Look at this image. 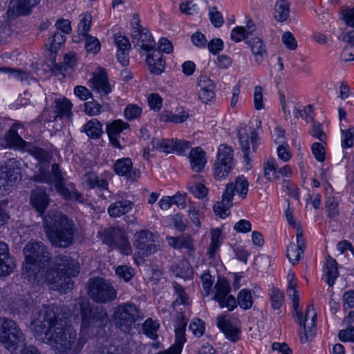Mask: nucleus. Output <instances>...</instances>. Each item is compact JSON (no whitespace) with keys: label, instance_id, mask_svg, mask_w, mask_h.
I'll use <instances>...</instances> for the list:
<instances>
[{"label":"nucleus","instance_id":"nucleus-25","mask_svg":"<svg viewBox=\"0 0 354 354\" xmlns=\"http://www.w3.org/2000/svg\"><path fill=\"white\" fill-rule=\"evenodd\" d=\"M186 323L181 322L180 325L175 330L176 342L168 350L160 351L157 354H180L183 344L185 342V330Z\"/></svg>","mask_w":354,"mask_h":354},{"label":"nucleus","instance_id":"nucleus-5","mask_svg":"<svg viewBox=\"0 0 354 354\" xmlns=\"http://www.w3.org/2000/svg\"><path fill=\"white\" fill-rule=\"evenodd\" d=\"M75 306L81 311V332L86 337L96 333L97 329L104 327L109 322L108 315L103 307L94 306L87 299L80 298Z\"/></svg>","mask_w":354,"mask_h":354},{"label":"nucleus","instance_id":"nucleus-23","mask_svg":"<svg viewBox=\"0 0 354 354\" xmlns=\"http://www.w3.org/2000/svg\"><path fill=\"white\" fill-rule=\"evenodd\" d=\"M77 62V58L75 53H67L64 56V63H55L52 71L56 75L65 77L68 70H73Z\"/></svg>","mask_w":354,"mask_h":354},{"label":"nucleus","instance_id":"nucleus-38","mask_svg":"<svg viewBox=\"0 0 354 354\" xmlns=\"http://www.w3.org/2000/svg\"><path fill=\"white\" fill-rule=\"evenodd\" d=\"M305 250V245H288L286 256L292 265L297 264L301 259Z\"/></svg>","mask_w":354,"mask_h":354},{"label":"nucleus","instance_id":"nucleus-41","mask_svg":"<svg viewBox=\"0 0 354 354\" xmlns=\"http://www.w3.org/2000/svg\"><path fill=\"white\" fill-rule=\"evenodd\" d=\"M82 37L84 41V48L87 53L93 55L97 54L101 48V44L99 39L91 35H86Z\"/></svg>","mask_w":354,"mask_h":354},{"label":"nucleus","instance_id":"nucleus-58","mask_svg":"<svg viewBox=\"0 0 354 354\" xmlns=\"http://www.w3.org/2000/svg\"><path fill=\"white\" fill-rule=\"evenodd\" d=\"M101 109V105L95 100L86 102L84 104V111L88 115H97L100 113Z\"/></svg>","mask_w":354,"mask_h":354},{"label":"nucleus","instance_id":"nucleus-36","mask_svg":"<svg viewBox=\"0 0 354 354\" xmlns=\"http://www.w3.org/2000/svg\"><path fill=\"white\" fill-rule=\"evenodd\" d=\"M290 15V6L286 0H278L274 6V18L277 21H285Z\"/></svg>","mask_w":354,"mask_h":354},{"label":"nucleus","instance_id":"nucleus-35","mask_svg":"<svg viewBox=\"0 0 354 354\" xmlns=\"http://www.w3.org/2000/svg\"><path fill=\"white\" fill-rule=\"evenodd\" d=\"M24 151L29 153L30 155L34 156L39 162H48L51 159V154L46 150L35 146L30 142H28L27 147Z\"/></svg>","mask_w":354,"mask_h":354},{"label":"nucleus","instance_id":"nucleus-27","mask_svg":"<svg viewBox=\"0 0 354 354\" xmlns=\"http://www.w3.org/2000/svg\"><path fill=\"white\" fill-rule=\"evenodd\" d=\"M5 141L9 148L24 151L28 142L25 141L12 126L5 135Z\"/></svg>","mask_w":354,"mask_h":354},{"label":"nucleus","instance_id":"nucleus-42","mask_svg":"<svg viewBox=\"0 0 354 354\" xmlns=\"http://www.w3.org/2000/svg\"><path fill=\"white\" fill-rule=\"evenodd\" d=\"M66 37L62 32L56 30L54 34L49 38L48 50L53 53H56L61 46L64 44Z\"/></svg>","mask_w":354,"mask_h":354},{"label":"nucleus","instance_id":"nucleus-56","mask_svg":"<svg viewBox=\"0 0 354 354\" xmlns=\"http://www.w3.org/2000/svg\"><path fill=\"white\" fill-rule=\"evenodd\" d=\"M174 268V267L173 266L172 268ZM173 272L176 277L186 278L192 274V270L187 262H182L179 265L175 266V269H173Z\"/></svg>","mask_w":354,"mask_h":354},{"label":"nucleus","instance_id":"nucleus-17","mask_svg":"<svg viewBox=\"0 0 354 354\" xmlns=\"http://www.w3.org/2000/svg\"><path fill=\"white\" fill-rule=\"evenodd\" d=\"M125 130H130L129 123L122 120H114L106 125V131L108 134L110 143L115 148L122 149L123 147L120 143V133Z\"/></svg>","mask_w":354,"mask_h":354},{"label":"nucleus","instance_id":"nucleus-24","mask_svg":"<svg viewBox=\"0 0 354 354\" xmlns=\"http://www.w3.org/2000/svg\"><path fill=\"white\" fill-rule=\"evenodd\" d=\"M146 61L150 72L153 75H159L164 71L165 62L160 51H153V53L148 54Z\"/></svg>","mask_w":354,"mask_h":354},{"label":"nucleus","instance_id":"nucleus-7","mask_svg":"<svg viewBox=\"0 0 354 354\" xmlns=\"http://www.w3.org/2000/svg\"><path fill=\"white\" fill-rule=\"evenodd\" d=\"M248 187L249 183L243 175L237 176L234 182H229L223 193L221 202L218 203L214 207L215 214L219 215L221 218H225L229 214L227 212L232 205L235 192L237 193L239 198L244 199L248 195Z\"/></svg>","mask_w":354,"mask_h":354},{"label":"nucleus","instance_id":"nucleus-54","mask_svg":"<svg viewBox=\"0 0 354 354\" xmlns=\"http://www.w3.org/2000/svg\"><path fill=\"white\" fill-rule=\"evenodd\" d=\"M293 114L295 118H298L299 115L306 122L312 121L313 119V110L312 105H307L304 107L302 110L295 109Z\"/></svg>","mask_w":354,"mask_h":354},{"label":"nucleus","instance_id":"nucleus-44","mask_svg":"<svg viewBox=\"0 0 354 354\" xmlns=\"http://www.w3.org/2000/svg\"><path fill=\"white\" fill-rule=\"evenodd\" d=\"M264 177L268 180L279 178V172H277V165L272 158H269L264 165Z\"/></svg>","mask_w":354,"mask_h":354},{"label":"nucleus","instance_id":"nucleus-47","mask_svg":"<svg viewBox=\"0 0 354 354\" xmlns=\"http://www.w3.org/2000/svg\"><path fill=\"white\" fill-rule=\"evenodd\" d=\"M270 299L272 308L278 310L281 307L283 303L284 296L280 290L273 288L270 293Z\"/></svg>","mask_w":354,"mask_h":354},{"label":"nucleus","instance_id":"nucleus-59","mask_svg":"<svg viewBox=\"0 0 354 354\" xmlns=\"http://www.w3.org/2000/svg\"><path fill=\"white\" fill-rule=\"evenodd\" d=\"M233 251L236 255V257L239 261L246 263L248 257L250 255V251L243 245H233Z\"/></svg>","mask_w":354,"mask_h":354},{"label":"nucleus","instance_id":"nucleus-3","mask_svg":"<svg viewBox=\"0 0 354 354\" xmlns=\"http://www.w3.org/2000/svg\"><path fill=\"white\" fill-rule=\"evenodd\" d=\"M44 228L50 243H73L77 232L73 220L57 211H50L44 217Z\"/></svg>","mask_w":354,"mask_h":354},{"label":"nucleus","instance_id":"nucleus-21","mask_svg":"<svg viewBox=\"0 0 354 354\" xmlns=\"http://www.w3.org/2000/svg\"><path fill=\"white\" fill-rule=\"evenodd\" d=\"M133 207L134 203L129 200H118L111 203L107 209V212L111 217L118 218L129 212Z\"/></svg>","mask_w":354,"mask_h":354},{"label":"nucleus","instance_id":"nucleus-53","mask_svg":"<svg viewBox=\"0 0 354 354\" xmlns=\"http://www.w3.org/2000/svg\"><path fill=\"white\" fill-rule=\"evenodd\" d=\"M116 274L125 281H129L134 275V270L126 265L119 266L115 269Z\"/></svg>","mask_w":354,"mask_h":354},{"label":"nucleus","instance_id":"nucleus-51","mask_svg":"<svg viewBox=\"0 0 354 354\" xmlns=\"http://www.w3.org/2000/svg\"><path fill=\"white\" fill-rule=\"evenodd\" d=\"M342 147L343 149L350 148L353 145L354 142V128L342 130Z\"/></svg>","mask_w":354,"mask_h":354},{"label":"nucleus","instance_id":"nucleus-28","mask_svg":"<svg viewBox=\"0 0 354 354\" xmlns=\"http://www.w3.org/2000/svg\"><path fill=\"white\" fill-rule=\"evenodd\" d=\"M72 107L73 104L66 97L55 99L54 101V110L56 114L55 118H62L66 117L71 120L73 117V113L71 111Z\"/></svg>","mask_w":354,"mask_h":354},{"label":"nucleus","instance_id":"nucleus-18","mask_svg":"<svg viewBox=\"0 0 354 354\" xmlns=\"http://www.w3.org/2000/svg\"><path fill=\"white\" fill-rule=\"evenodd\" d=\"M49 203L50 198L46 193L45 187H37L32 190L30 194V203L40 214H44L47 209Z\"/></svg>","mask_w":354,"mask_h":354},{"label":"nucleus","instance_id":"nucleus-31","mask_svg":"<svg viewBox=\"0 0 354 354\" xmlns=\"http://www.w3.org/2000/svg\"><path fill=\"white\" fill-rule=\"evenodd\" d=\"M91 87L101 95L102 100L104 99L103 97H106L111 92V86L108 82L106 77L104 75L98 74L95 75L91 80Z\"/></svg>","mask_w":354,"mask_h":354},{"label":"nucleus","instance_id":"nucleus-9","mask_svg":"<svg viewBox=\"0 0 354 354\" xmlns=\"http://www.w3.org/2000/svg\"><path fill=\"white\" fill-rule=\"evenodd\" d=\"M140 318L139 308L133 303L120 304L114 308L113 322L124 333H129Z\"/></svg>","mask_w":354,"mask_h":354},{"label":"nucleus","instance_id":"nucleus-37","mask_svg":"<svg viewBox=\"0 0 354 354\" xmlns=\"http://www.w3.org/2000/svg\"><path fill=\"white\" fill-rule=\"evenodd\" d=\"M151 145L153 149L167 153H174V139H158L154 138L151 141Z\"/></svg>","mask_w":354,"mask_h":354},{"label":"nucleus","instance_id":"nucleus-32","mask_svg":"<svg viewBox=\"0 0 354 354\" xmlns=\"http://www.w3.org/2000/svg\"><path fill=\"white\" fill-rule=\"evenodd\" d=\"M245 43L250 47L252 54L255 57L256 62L258 64L262 62L266 55V50L262 39L259 37H254L245 41Z\"/></svg>","mask_w":354,"mask_h":354},{"label":"nucleus","instance_id":"nucleus-33","mask_svg":"<svg viewBox=\"0 0 354 354\" xmlns=\"http://www.w3.org/2000/svg\"><path fill=\"white\" fill-rule=\"evenodd\" d=\"M4 169L5 174L8 180L13 186L17 181L21 178V168L16 165V162H9L6 165L0 167Z\"/></svg>","mask_w":354,"mask_h":354},{"label":"nucleus","instance_id":"nucleus-14","mask_svg":"<svg viewBox=\"0 0 354 354\" xmlns=\"http://www.w3.org/2000/svg\"><path fill=\"white\" fill-rule=\"evenodd\" d=\"M133 18L137 21L131 30L133 42L136 41V44L140 45V48L145 51L149 52L154 50L156 43L151 34L140 25L138 15H134Z\"/></svg>","mask_w":354,"mask_h":354},{"label":"nucleus","instance_id":"nucleus-34","mask_svg":"<svg viewBox=\"0 0 354 354\" xmlns=\"http://www.w3.org/2000/svg\"><path fill=\"white\" fill-rule=\"evenodd\" d=\"M82 131L85 132L90 138L97 139L102 133V124L97 119H92L82 127Z\"/></svg>","mask_w":354,"mask_h":354},{"label":"nucleus","instance_id":"nucleus-63","mask_svg":"<svg viewBox=\"0 0 354 354\" xmlns=\"http://www.w3.org/2000/svg\"><path fill=\"white\" fill-rule=\"evenodd\" d=\"M191 41L195 46L200 48H205L206 45H207V41L205 35L199 31H197L192 35Z\"/></svg>","mask_w":354,"mask_h":354},{"label":"nucleus","instance_id":"nucleus-60","mask_svg":"<svg viewBox=\"0 0 354 354\" xmlns=\"http://www.w3.org/2000/svg\"><path fill=\"white\" fill-rule=\"evenodd\" d=\"M337 202L335 198H328L326 201V207L328 210V215L331 218H335L339 214Z\"/></svg>","mask_w":354,"mask_h":354},{"label":"nucleus","instance_id":"nucleus-22","mask_svg":"<svg viewBox=\"0 0 354 354\" xmlns=\"http://www.w3.org/2000/svg\"><path fill=\"white\" fill-rule=\"evenodd\" d=\"M15 268V263L8 253V245H0V276L9 275Z\"/></svg>","mask_w":354,"mask_h":354},{"label":"nucleus","instance_id":"nucleus-2","mask_svg":"<svg viewBox=\"0 0 354 354\" xmlns=\"http://www.w3.org/2000/svg\"><path fill=\"white\" fill-rule=\"evenodd\" d=\"M26 264L23 275L32 284L47 283L56 290L71 289L74 277L80 272L79 262L68 255L53 259L45 245H26L24 248Z\"/></svg>","mask_w":354,"mask_h":354},{"label":"nucleus","instance_id":"nucleus-52","mask_svg":"<svg viewBox=\"0 0 354 354\" xmlns=\"http://www.w3.org/2000/svg\"><path fill=\"white\" fill-rule=\"evenodd\" d=\"M203 292V295L207 297L209 295L212 288L213 280L212 277L208 270L205 271L201 277Z\"/></svg>","mask_w":354,"mask_h":354},{"label":"nucleus","instance_id":"nucleus-43","mask_svg":"<svg viewBox=\"0 0 354 354\" xmlns=\"http://www.w3.org/2000/svg\"><path fill=\"white\" fill-rule=\"evenodd\" d=\"M156 238L157 235L149 230H142L134 235L135 243H153Z\"/></svg>","mask_w":354,"mask_h":354},{"label":"nucleus","instance_id":"nucleus-57","mask_svg":"<svg viewBox=\"0 0 354 354\" xmlns=\"http://www.w3.org/2000/svg\"><path fill=\"white\" fill-rule=\"evenodd\" d=\"M209 19L211 23L216 28L221 27L223 23L222 14L217 10L216 7H212L209 11Z\"/></svg>","mask_w":354,"mask_h":354},{"label":"nucleus","instance_id":"nucleus-29","mask_svg":"<svg viewBox=\"0 0 354 354\" xmlns=\"http://www.w3.org/2000/svg\"><path fill=\"white\" fill-rule=\"evenodd\" d=\"M190 165L193 171L200 172L206 164L205 153L201 147L193 148L189 153Z\"/></svg>","mask_w":354,"mask_h":354},{"label":"nucleus","instance_id":"nucleus-55","mask_svg":"<svg viewBox=\"0 0 354 354\" xmlns=\"http://www.w3.org/2000/svg\"><path fill=\"white\" fill-rule=\"evenodd\" d=\"M248 37L245 28L243 26H236L232 30L231 39L235 42H239L241 40L245 41L248 40Z\"/></svg>","mask_w":354,"mask_h":354},{"label":"nucleus","instance_id":"nucleus-48","mask_svg":"<svg viewBox=\"0 0 354 354\" xmlns=\"http://www.w3.org/2000/svg\"><path fill=\"white\" fill-rule=\"evenodd\" d=\"M187 187L189 192L198 198H203L207 194V188L201 183H189Z\"/></svg>","mask_w":354,"mask_h":354},{"label":"nucleus","instance_id":"nucleus-49","mask_svg":"<svg viewBox=\"0 0 354 354\" xmlns=\"http://www.w3.org/2000/svg\"><path fill=\"white\" fill-rule=\"evenodd\" d=\"M91 21L92 16L90 14L84 15L77 26L78 34L82 36L88 35V32L90 30Z\"/></svg>","mask_w":354,"mask_h":354},{"label":"nucleus","instance_id":"nucleus-46","mask_svg":"<svg viewBox=\"0 0 354 354\" xmlns=\"http://www.w3.org/2000/svg\"><path fill=\"white\" fill-rule=\"evenodd\" d=\"M142 113V110L141 107L136 104H129L127 105L124 110V118L129 121L139 118L141 116Z\"/></svg>","mask_w":354,"mask_h":354},{"label":"nucleus","instance_id":"nucleus-61","mask_svg":"<svg viewBox=\"0 0 354 354\" xmlns=\"http://www.w3.org/2000/svg\"><path fill=\"white\" fill-rule=\"evenodd\" d=\"M214 88L200 89L198 92V97L203 103H208L215 97Z\"/></svg>","mask_w":354,"mask_h":354},{"label":"nucleus","instance_id":"nucleus-39","mask_svg":"<svg viewBox=\"0 0 354 354\" xmlns=\"http://www.w3.org/2000/svg\"><path fill=\"white\" fill-rule=\"evenodd\" d=\"M253 298L251 290L248 289H242L237 295V303L243 310H248L253 305Z\"/></svg>","mask_w":354,"mask_h":354},{"label":"nucleus","instance_id":"nucleus-26","mask_svg":"<svg viewBox=\"0 0 354 354\" xmlns=\"http://www.w3.org/2000/svg\"><path fill=\"white\" fill-rule=\"evenodd\" d=\"M323 272L326 282L330 287H332L339 276L337 263L335 259L329 256L327 257L324 263Z\"/></svg>","mask_w":354,"mask_h":354},{"label":"nucleus","instance_id":"nucleus-40","mask_svg":"<svg viewBox=\"0 0 354 354\" xmlns=\"http://www.w3.org/2000/svg\"><path fill=\"white\" fill-rule=\"evenodd\" d=\"M156 251V245H136V251L134 253L136 262L137 263L142 262L145 257L154 253Z\"/></svg>","mask_w":354,"mask_h":354},{"label":"nucleus","instance_id":"nucleus-12","mask_svg":"<svg viewBox=\"0 0 354 354\" xmlns=\"http://www.w3.org/2000/svg\"><path fill=\"white\" fill-rule=\"evenodd\" d=\"M238 137L246 165L250 166V158H249L250 154V144L251 143L252 145V151L256 152L260 144L259 135L253 127H244L239 129Z\"/></svg>","mask_w":354,"mask_h":354},{"label":"nucleus","instance_id":"nucleus-50","mask_svg":"<svg viewBox=\"0 0 354 354\" xmlns=\"http://www.w3.org/2000/svg\"><path fill=\"white\" fill-rule=\"evenodd\" d=\"M173 287L176 295V298L174 301V304L175 305L186 304L188 301V297L182 286L177 283L176 282H174L173 283Z\"/></svg>","mask_w":354,"mask_h":354},{"label":"nucleus","instance_id":"nucleus-1","mask_svg":"<svg viewBox=\"0 0 354 354\" xmlns=\"http://www.w3.org/2000/svg\"><path fill=\"white\" fill-rule=\"evenodd\" d=\"M68 310L55 304L43 305L32 313L30 327L34 337L48 345L55 354H79L88 338L68 324Z\"/></svg>","mask_w":354,"mask_h":354},{"label":"nucleus","instance_id":"nucleus-16","mask_svg":"<svg viewBox=\"0 0 354 354\" xmlns=\"http://www.w3.org/2000/svg\"><path fill=\"white\" fill-rule=\"evenodd\" d=\"M41 0H12L9 3L7 14L10 17L29 15Z\"/></svg>","mask_w":354,"mask_h":354},{"label":"nucleus","instance_id":"nucleus-20","mask_svg":"<svg viewBox=\"0 0 354 354\" xmlns=\"http://www.w3.org/2000/svg\"><path fill=\"white\" fill-rule=\"evenodd\" d=\"M217 326L229 340L233 342L239 340L241 330L236 326L233 325L230 320L226 319L225 316L218 317Z\"/></svg>","mask_w":354,"mask_h":354},{"label":"nucleus","instance_id":"nucleus-64","mask_svg":"<svg viewBox=\"0 0 354 354\" xmlns=\"http://www.w3.org/2000/svg\"><path fill=\"white\" fill-rule=\"evenodd\" d=\"M283 44L285 46L290 50H295L297 46L296 39L293 35L289 32H285L281 37Z\"/></svg>","mask_w":354,"mask_h":354},{"label":"nucleus","instance_id":"nucleus-62","mask_svg":"<svg viewBox=\"0 0 354 354\" xmlns=\"http://www.w3.org/2000/svg\"><path fill=\"white\" fill-rule=\"evenodd\" d=\"M207 48L209 51L216 55L223 49V41L220 38H214L207 43Z\"/></svg>","mask_w":354,"mask_h":354},{"label":"nucleus","instance_id":"nucleus-13","mask_svg":"<svg viewBox=\"0 0 354 354\" xmlns=\"http://www.w3.org/2000/svg\"><path fill=\"white\" fill-rule=\"evenodd\" d=\"M231 288L227 280L219 278L214 286V295L212 299L218 303L221 308H227L229 311L233 310L236 307L235 297L229 295Z\"/></svg>","mask_w":354,"mask_h":354},{"label":"nucleus","instance_id":"nucleus-11","mask_svg":"<svg viewBox=\"0 0 354 354\" xmlns=\"http://www.w3.org/2000/svg\"><path fill=\"white\" fill-rule=\"evenodd\" d=\"M24 340V335L14 321L0 317V342L6 349L15 351Z\"/></svg>","mask_w":354,"mask_h":354},{"label":"nucleus","instance_id":"nucleus-30","mask_svg":"<svg viewBox=\"0 0 354 354\" xmlns=\"http://www.w3.org/2000/svg\"><path fill=\"white\" fill-rule=\"evenodd\" d=\"M85 182L89 189H96L99 192L108 190L109 182L104 178H100L95 172H87L84 175Z\"/></svg>","mask_w":354,"mask_h":354},{"label":"nucleus","instance_id":"nucleus-19","mask_svg":"<svg viewBox=\"0 0 354 354\" xmlns=\"http://www.w3.org/2000/svg\"><path fill=\"white\" fill-rule=\"evenodd\" d=\"M99 234L103 243H129L125 237V232L119 227L105 229Z\"/></svg>","mask_w":354,"mask_h":354},{"label":"nucleus","instance_id":"nucleus-15","mask_svg":"<svg viewBox=\"0 0 354 354\" xmlns=\"http://www.w3.org/2000/svg\"><path fill=\"white\" fill-rule=\"evenodd\" d=\"M113 169L115 174L124 177L127 180H136L140 176V171L133 169V162L130 158L118 159L113 165Z\"/></svg>","mask_w":354,"mask_h":354},{"label":"nucleus","instance_id":"nucleus-45","mask_svg":"<svg viewBox=\"0 0 354 354\" xmlns=\"http://www.w3.org/2000/svg\"><path fill=\"white\" fill-rule=\"evenodd\" d=\"M159 328L158 322L153 321L151 318H148L142 324V331L145 335L151 339L157 338V330Z\"/></svg>","mask_w":354,"mask_h":354},{"label":"nucleus","instance_id":"nucleus-10","mask_svg":"<svg viewBox=\"0 0 354 354\" xmlns=\"http://www.w3.org/2000/svg\"><path fill=\"white\" fill-rule=\"evenodd\" d=\"M236 165L233 149L226 145H221L217 151L213 166V176L217 180L225 179Z\"/></svg>","mask_w":354,"mask_h":354},{"label":"nucleus","instance_id":"nucleus-4","mask_svg":"<svg viewBox=\"0 0 354 354\" xmlns=\"http://www.w3.org/2000/svg\"><path fill=\"white\" fill-rule=\"evenodd\" d=\"M289 279L287 292L292 299L293 316L296 317L295 322L299 325V335L301 343L307 342L315 335L317 313L313 305L307 306L305 315L299 310V296L297 291V282L293 273H288Z\"/></svg>","mask_w":354,"mask_h":354},{"label":"nucleus","instance_id":"nucleus-6","mask_svg":"<svg viewBox=\"0 0 354 354\" xmlns=\"http://www.w3.org/2000/svg\"><path fill=\"white\" fill-rule=\"evenodd\" d=\"M32 180L39 183H46L48 185L54 184L55 188L60 196L66 200L75 199L81 201L82 194L77 191L73 185H71V189L65 186V180L59 166L57 163L52 165V169L50 171L43 167H40L39 172L32 177Z\"/></svg>","mask_w":354,"mask_h":354},{"label":"nucleus","instance_id":"nucleus-8","mask_svg":"<svg viewBox=\"0 0 354 354\" xmlns=\"http://www.w3.org/2000/svg\"><path fill=\"white\" fill-rule=\"evenodd\" d=\"M89 297L98 304H108L117 298L118 291L108 280L102 277L91 278L87 283Z\"/></svg>","mask_w":354,"mask_h":354}]
</instances>
